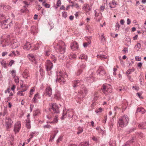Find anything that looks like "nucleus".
<instances>
[{
	"label": "nucleus",
	"mask_w": 146,
	"mask_h": 146,
	"mask_svg": "<svg viewBox=\"0 0 146 146\" xmlns=\"http://www.w3.org/2000/svg\"><path fill=\"white\" fill-rule=\"evenodd\" d=\"M54 98L56 100H59L60 98V94L58 92H57L54 94Z\"/></svg>",
	"instance_id": "72a5a7b5"
},
{
	"label": "nucleus",
	"mask_w": 146,
	"mask_h": 146,
	"mask_svg": "<svg viewBox=\"0 0 146 146\" xmlns=\"http://www.w3.org/2000/svg\"><path fill=\"white\" fill-rule=\"evenodd\" d=\"M5 123L7 127L9 128L11 126L13 122L10 118L6 117L5 119Z\"/></svg>",
	"instance_id": "ddd939ff"
},
{
	"label": "nucleus",
	"mask_w": 146,
	"mask_h": 146,
	"mask_svg": "<svg viewBox=\"0 0 146 146\" xmlns=\"http://www.w3.org/2000/svg\"><path fill=\"white\" fill-rule=\"evenodd\" d=\"M102 111V109L101 108H100L99 109L95 111V112L96 113H101Z\"/></svg>",
	"instance_id": "864d4df0"
},
{
	"label": "nucleus",
	"mask_w": 146,
	"mask_h": 146,
	"mask_svg": "<svg viewBox=\"0 0 146 146\" xmlns=\"http://www.w3.org/2000/svg\"><path fill=\"white\" fill-rule=\"evenodd\" d=\"M66 111H64V110L63 111V112L62 114V116L61 117V119H63L64 118L66 117Z\"/></svg>",
	"instance_id": "49530a36"
},
{
	"label": "nucleus",
	"mask_w": 146,
	"mask_h": 146,
	"mask_svg": "<svg viewBox=\"0 0 146 146\" xmlns=\"http://www.w3.org/2000/svg\"><path fill=\"white\" fill-rule=\"evenodd\" d=\"M36 133V132L34 131L33 132H31L30 135V138L31 139L33 138L34 137V134H35Z\"/></svg>",
	"instance_id": "6e6d98bb"
},
{
	"label": "nucleus",
	"mask_w": 146,
	"mask_h": 146,
	"mask_svg": "<svg viewBox=\"0 0 146 146\" xmlns=\"http://www.w3.org/2000/svg\"><path fill=\"white\" fill-rule=\"evenodd\" d=\"M101 89L103 92L106 95L112 92L111 87L110 84H104Z\"/></svg>",
	"instance_id": "0eeeda50"
},
{
	"label": "nucleus",
	"mask_w": 146,
	"mask_h": 146,
	"mask_svg": "<svg viewBox=\"0 0 146 146\" xmlns=\"http://www.w3.org/2000/svg\"><path fill=\"white\" fill-rule=\"evenodd\" d=\"M49 105L51 107V108H49V110L51 113L47 115L46 117L49 121H51L52 120L54 116L56 114H58L59 113V107L55 103L50 104Z\"/></svg>",
	"instance_id": "f03ea898"
},
{
	"label": "nucleus",
	"mask_w": 146,
	"mask_h": 146,
	"mask_svg": "<svg viewBox=\"0 0 146 146\" xmlns=\"http://www.w3.org/2000/svg\"><path fill=\"white\" fill-rule=\"evenodd\" d=\"M57 114H56L54 116L52 120L47 121V122L52 124H55L57 123L58 121V115Z\"/></svg>",
	"instance_id": "dca6fc26"
},
{
	"label": "nucleus",
	"mask_w": 146,
	"mask_h": 146,
	"mask_svg": "<svg viewBox=\"0 0 146 146\" xmlns=\"http://www.w3.org/2000/svg\"><path fill=\"white\" fill-rule=\"evenodd\" d=\"M62 17L65 18L67 17V13L66 12H62Z\"/></svg>",
	"instance_id": "bf43d9fd"
},
{
	"label": "nucleus",
	"mask_w": 146,
	"mask_h": 146,
	"mask_svg": "<svg viewBox=\"0 0 146 146\" xmlns=\"http://www.w3.org/2000/svg\"><path fill=\"white\" fill-rule=\"evenodd\" d=\"M135 60L136 61H139L141 60V58L139 56H136L135 57Z\"/></svg>",
	"instance_id": "052dcab7"
},
{
	"label": "nucleus",
	"mask_w": 146,
	"mask_h": 146,
	"mask_svg": "<svg viewBox=\"0 0 146 146\" xmlns=\"http://www.w3.org/2000/svg\"><path fill=\"white\" fill-rule=\"evenodd\" d=\"M95 17L94 19L96 20L97 21L99 22L102 19V13H98L96 10H95Z\"/></svg>",
	"instance_id": "2eb2a0df"
},
{
	"label": "nucleus",
	"mask_w": 146,
	"mask_h": 146,
	"mask_svg": "<svg viewBox=\"0 0 146 146\" xmlns=\"http://www.w3.org/2000/svg\"><path fill=\"white\" fill-rule=\"evenodd\" d=\"M51 126L50 125L47 124L46 125H45L43 126V127L44 128H50V127Z\"/></svg>",
	"instance_id": "0e129e2a"
},
{
	"label": "nucleus",
	"mask_w": 146,
	"mask_h": 146,
	"mask_svg": "<svg viewBox=\"0 0 146 146\" xmlns=\"http://www.w3.org/2000/svg\"><path fill=\"white\" fill-rule=\"evenodd\" d=\"M133 142V141L132 140H131L130 141H127L125 144L123 145L122 146H129L131 143H132Z\"/></svg>",
	"instance_id": "79ce46f5"
},
{
	"label": "nucleus",
	"mask_w": 146,
	"mask_h": 146,
	"mask_svg": "<svg viewBox=\"0 0 146 146\" xmlns=\"http://www.w3.org/2000/svg\"><path fill=\"white\" fill-rule=\"evenodd\" d=\"M129 121V119L127 115H124L120 118L118 120V124L119 126L123 127L126 126Z\"/></svg>",
	"instance_id": "423d86ee"
},
{
	"label": "nucleus",
	"mask_w": 146,
	"mask_h": 146,
	"mask_svg": "<svg viewBox=\"0 0 146 146\" xmlns=\"http://www.w3.org/2000/svg\"><path fill=\"white\" fill-rule=\"evenodd\" d=\"M138 127L139 128L141 129H146V123H141L138 125Z\"/></svg>",
	"instance_id": "bb28decb"
},
{
	"label": "nucleus",
	"mask_w": 146,
	"mask_h": 146,
	"mask_svg": "<svg viewBox=\"0 0 146 146\" xmlns=\"http://www.w3.org/2000/svg\"><path fill=\"white\" fill-rule=\"evenodd\" d=\"M30 60L31 61L33 64H36L37 62L35 57L34 55L31 54H29L27 56Z\"/></svg>",
	"instance_id": "9b49d317"
},
{
	"label": "nucleus",
	"mask_w": 146,
	"mask_h": 146,
	"mask_svg": "<svg viewBox=\"0 0 146 146\" xmlns=\"http://www.w3.org/2000/svg\"><path fill=\"white\" fill-rule=\"evenodd\" d=\"M52 90L50 86H48L45 90V94L46 95L49 97H50L52 94Z\"/></svg>",
	"instance_id": "4468645a"
},
{
	"label": "nucleus",
	"mask_w": 146,
	"mask_h": 146,
	"mask_svg": "<svg viewBox=\"0 0 146 146\" xmlns=\"http://www.w3.org/2000/svg\"><path fill=\"white\" fill-rule=\"evenodd\" d=\"M20 45V44L17 40H13L12 41L10 46L12 48L15 49L19 46Z\"/></svg>",
	"instance_id": "9d476101"
},
{
	"label": "nucleus",
	"mask_w": 146,
	"mask_h": 146,
	"mask_svg": "<svg viewBox=\"0 0 146 146\" xmlns=\"http://www.w3.org/2000/svg\"><path fill=\"white\" fill-rule=\"evenodd\" d=\"M45 55L47 56H49L51 54V52L49 50L45 51Z\"/></svg>",
	"instance_id": "13d9d810"
},
{
	"label": "nucleus",
	"mask_w": 146,
	"mask_h": 146,
	"mask_svg": "<svg viewBox=\"0 0 146 146\" xmlns=\"http://www.w3.org/2000/svg\"><path fill=\"white\" fill-rule=\"evenodd\" d=\"M53 67V63L49 60H47L46 62L45 68L47 71L50 70Z\"/></svg>",
	"instance_id": "1a4fd4ad"
},
{
	"label": "nucleus",
	"mask_w": 146,
	"mask_h": 146,
	"mask_svg": "<svg viewBox=\"0 0 146 146\" xmlns=\"http://www.w3.org/2000/svg\"><path fill=\"white\" fill-rule=\"evenodd\" d=\"M120 26L119 23L117 22L116 23L115 25V31H119V29Z\"/></svg>",
	"instance_id": "de8ad7c7"
},
{
	"label": "nucleus",
	"mask_w": 146,
	"mask_h": 146,
	"mask_svg": "<svg viewBox=\"0 0 146 146\" xmlns=\"http://www.w3.org/2000/svg\"><path fill=\"white\" fill-rule=\"evenodd\" d=\"M22 29L19 25L16 24L15 26V30L18 33H20V31Z\"/></svg>",
	"instance_id": "473e14b6"
},
{
	"label": "nucleus",
	"mask_w": 146,
	"mask_h": 146,
	"mask_svg": "<svg viewBox=\"0 0 146 146\" xmlns=\"http://www.w3.org/2000/svg\"><path fill=\"white\" fill-rule=\"evenodd\" d=\"M5 16L2 14H0V23H1V27L3 29H7L10 28L12 25V21H11L10 23L8 25L7 23L8 21H9L10 19H7V20L4 19Z\"/></svg>",
	"instance_id": "20e7f679"
},
{
	"label": "nucleus",
	"mask_w": 146,
	"mask_h": 146,
	"mask_svg": "<svg viewBox=\"0 0 146 146\" xmlns=\"http://www.w3.org/2000/svg\"><path fill=\"white\" fill-rule=\"evenodd\" d=\"M1 8L5 11L9 10L11 9V7L8 5H3L1 6Z\"/></svg>",
	"instance_id": "c756f323"
},
{
	"label": "nucleus",
	"mask_w": 146,
	"mask_h": 146,
	"mask_svg": "<svg viewBox=\"0 0 146 146\" xmlns=\"http://www.w3.org/2000/svg\"><path fill=\"white\" fill-rule=\"evenodd\" d=\"M15 79V81L16 83L17 84L19 83V78L18 76H16L15 77H14Z\"/></svg>",
	"instance_id": "603ef678"
},
{
	"label": "nucleus",
	"mask_w": 146,
	"mask_h": 146,
	"mask_svg": "<svg viewBox=\"0 0 146 146\" xmlns=\"http://www.w3.org/2000/svg\"><path fill=\"white\" fill-rule=\"evenodd\" d=\"M40 97L38 93L36 94L34 97L32 101L34 103H36L38 102V99H40Z\"/></svg>",
	"instance_id": "412c9836"
},
{
	"label": "nucleus",
	"mask_w": 146,
	"mask_h": 146,
	"mask_svg": "<svg viewBox=\"0 0 146 146\" xmlns=\"http://www.w3.org/2000/svg\"><path fill=\"white\" fill-rule=\"evenodd\" d=\"M82 70L79 68L78 70L76 73V75L77 76H78L82 73Z\"/></svg>",
	"instance_id": "37998d69"
},
{
	"label": "nucleus",
	"mask_w": 146,
	"mask_h": 146,
	"mask_svg": "<svg viewBox=\"0 0 146 146\" xmlns=\"http://www.w3.org/2000/svg\"><path fill=\"white\" fill-rule=\"evenodd\" d=\"M31 32L33 33H36L38 32V29L37 27L35 26H32L31 27Z\"/></svg>",
	"instance_id": "cd10ccee"
},
{
	"label": "nucleus",
	"mask_w": 146,
	"mask_h": 146,
	"mask_svg": "<svg viewBox=\"0 0 146 146\" xmlns=\"http://www.w3.org/2000/svg\"><path fill=\"white\" fill-rule=\"evenodd\" d=\"M1 64L3 66L4 68H6V62L4 60H2L1 62Z\"/></svg>",
	"instance_id": "09e8293b"
},
{
	"label": "nucleus",
	"mask_w": 146,
	"mask_h": 146,
	"mask_svg": "<svg viewBox=\"0 0 146 146\" xmlns=\"http://www.w3.org/2000/svg\"><path fill=\"white\" fill-rule=\"evenodd\" d=\"M23 77L26 79H28V77L30 76L29 72L27 69L25 70L23 72L22 74Z\"/></svg>",
	"instance_id": "4be33fe9"
},
{
	"label": "nucleus",
	"mask_w": 146,
	"mask_h": 146,
	"mask_svg": "<svg viewBox=\"0 0 146 146\" xmlns=\"http://www.w3.org/2000/svg\"><path fill=\"white\" fill-rule=\"evenodd\" d=\"M61 4V1L60 0H58L57 1L56 5L58 7H59Z\"/></svg>",
	"instance_id": "69168bd1"
},
{
	"label": "nucleus",
	"mask_w": 146,
	"mask_h": 146,
	"mask_svg": "<svg viewBox=\"0 0 146 146\" xmlns=\"http://www.w3.org/2000/svg\"><path fill=\"white\" fill-rule=\"evenodd\" d=\"M64 110L66 111V114L68 115L69 117L72 118L73 117V111L72 109H65Z\"/></svg>",
	"instance_id": "f3484780"
},
{
	"label": "nucleus",
	"mask_w": 146,
	"mask_h": 146,
	"mask_svg": "<svg viewBox=\"0 0 146 146\" xmlns=\"http://www.w3.org/2000/svg\"><path fill=\"white\" fill-rule=\"evenodd\" d=\"M91 43V42H88L87 43H84L83 44V46L84 47H86L90 43Z\"/></svg>",
	"instance_id": "e2e57ef3"
},
{
	"label": "nucleus",
	"mask_w": 146,
	"mask_h": 146,
	"mask_svg": "<svg viewBox=\"0 0 146 146\" xmlns=\"http://www.w3.org/2000/svg\"><path fill=\"white\" fill-rule=\"evenodd\" d=\"M17 94L19 96H24V94L22 91L20 90L18 92Z\"/></svg>",
	"instance_id": "5fc2aeb1"
},
{
	"label": "nucleus",
	"mask_w": 146,
	"mask_h": 146,
	"mask_svg": "<svg viewBox=\"0 0 146 146\" xmlns=\"http://www.w3.org/2000/svg\"><path fill=\"white\" fill-rule=\"evenodd\" d=\"M78 68L82 70H83L86 67V63L85 62H81L78 64Z\"/></svg>",
	"instance_id": "aec40b11"
},
{
	"label": "nucleus",
	"mask_w": 146,
	"mask_h": 146,
	"mask_svg": "<svg viewBox=\"0 0 146 146\" xmlns=\"http://www.w3.org/2000/svg\"><path fill=\"white\" fill-rule=\"evenodd\" d=\"M11 74L13 78L16 76V71L14 70H13L11 71Z\"/></svg>",
	"instance_id": "8fccbe9b"
},
{
	"label": "nucleus",
	"mask_w": 146,
	"mask_h": 146,
	"mask_svg": "<svg viewBox=\"0 0 146 146\" xmlns=\"http://www.w3.org/2000/svg\"><path fill=\"white\" fill-rule=\"evenodd\" d=\"M58 131L56 129L54 131V134L52 135V136H51L50 137V139L49 140V141L52 140L55 138L56 135L57 134V133L58 132Z\"/></svg>",
	"instance_id": "a878e982"
},
{
	"label": "nucleus",
	"mask_w": 146,
	"mask_h": 146,
	"mask_svg": "<svg viewBox=\"0 0 146 146\" xmlns=\"http://www.w3.org/2000/svg\"><path fill=\"white\" fill-rule=\"evenodd\" d=\"M7 111L6 109H5L4 110L3 113V116H5L7 114Z\"/></svg>",
	"instance_id": "774afa93"
},
{
	"label": "nucleus",
	"mask_w": 146,
	"mask_h": 146,
	"mask_svg": "<svg viewBox=\"0 0 146 146\" xmlns=\"http://www.w3.org/2000/svg\"><path fill=\"white\" fill-rule=\"evenodd\" d=\"M31 46H32L30 43L27 42L23 46V48L26 50H29Z\"/></svg>",
	"instance_id": "b1692460"
},
{
	"label": "nucleus",
	"mask_w": 146,
	"mask_h": 146,
	"mask_svg": "<svg viewBox=\"0 0 146 146\" xmlns=\"http://www.w3.org/2000/svg\"><path fill=\"white\" fill-rule=\"evenodd\" d=\"M145 111L144 109L143 108H137V112H141L143 113L145 112Z\"/></svg>",
	"instance_id": "c9c22d12"
},
{
	"label": "nucleus",
	"mask_w": 146,
	"mask_h": 146,
	"mask_svg": "<svg viewBox=\"0 0 146 146\" xmlns=\"http://www.w3.org/2000/svg\"><path fill=\"white\" fill-rule=\"evenodd\" d=\"M21 123L20 121H18L14 125V131L15 134L18 133L21 128Z\"/></svg>",
	"instance_id": "6e6552de"
},
{
	"label": "nucleus",
	"mask_w": 146,
	"mask_h": 146,
	"mask_svg": "<svg viewBox=\"0 0 146 146\" xmlns=\"http://www.w3.org/2000/svg\"><path fill=\"white\" fill-rule=\"evenodd\" d=\"M86 80L89 82H92L94 80V78L93 76H91L89 77H87Z\"/></svg>",
	"instance_id": "7c9ffc66"
},
{
	"label": "nucleus",
	"mask_w": 146,
	"mask_h": 146,
	"mask_svg": "<svg viewBox=\"0 0 146 146\" xmlns=\"http://www.w3.org/2000/svg\"><path fill=\"white\" fill-rule=\"evenodd\" d=\"M135 70L134 68H132L131 69H128L127 72V74H130L132 72H133Z\"/></svg>",
	"instance_id": "a19ab883"
},
{
	"label": "nucleus",
	"mask_w": 146,
	"mask_h": 146,
	"mask_svg": "<svg viewBox=\"0 0 146 146\" xmlns=\"http://www.w3.org/2000/svg\"><path fill=\"white\" fill-rule=\"evenodd\" d=\"M83 9L86 11L87 13L86 14H90L88 12L91 10L90 8L89 7V5L88 4H85L83 6Z\"/></svg>",
	"instance_id": "6ab92c4d"
},
{
	"label": "nucleus",
	"mask_w": 146,
	"mask_h": 146,
	"mask_svg": "<svg viewBox=\"0 0 146 146\" xmlns=\"http://www.w3.org/2000/svg\"><path fill=\"white\" fill-rule=\"evenodd\" d=\"M14 62L15 61L13 60H11L9 62V66H11L14 63Z\"/></svg>",
	"instance_id": "680f3d73"
},
{
	"label": "nucleus",
	"mask_w": 146,
	"mask_h": 146,
	"mask_svg": "<svg viewBox=\"0 0 146 146\" xmlns=\"http://www.w3.org/2000/svg\"><path fill=\"white\" fill-rule=\"evenodd\" d=\"M72 83L74 88L78 86L80 87V90L78 92L77 97L79 99L82 100L88 92L87 89L84 85V82L82 80H77L73 81Z\"/></svg>",
	"instance_id": "f257e3e1"
},
{
	"label": "nucleus",
	"mask_w": 146,
	"mask_h": 146,
	"mask_svg": "<svg viewBox=\"0 0 146 146\" xmlns=\"http://www.w3.org/2000/svg\"><path fill=\"white\" fill-rule=\"evenodd\" d=\"M50 58L52 59V61L55 62L56 60V58L55 57V56L53 55H51L50 56Z\"/></svg>",
	"instance_id": "3c124183"
},
{
	"label": "nucleus",
	"mask_w": 146,
	"mask_h": 146,
	"mask_svg": "<svg viewBox=\"0 0 146 146\" xmlns=\"http://www.w3.org/2000/svg\"><path fill=\"white\" fill-rule=\"evenodd\" d=\"M54 48H56L57 51L58 52L61 54V57L60 58L63 59L64 58L63 55L65 51V43L62 41H60L58 43H56L55 42L53 43Z\"/></svg>",
	"instance_id": "7ed1b4c3"
},
{
	"label": "nucleus",
	"mask_w": 146,
	"mask_h": 146,
	"mask_svg": "<svg viewBox=\"0 0 146 146\" xmlns=\"http://www.w3.org/2000/svg\"><path fill=\"white\" fill-rule=\"evenodd\" d=\"M69 57L71 60L74 59L76 58V54L72 52L71 53L69 56Z\"/></svg>",
	"instance_id": "c85d7f7f"
},
{
	"label": "nucleus",
	"mask_w": 146,
	"mask_h": 146,
	"mask_svg": "<svg viewBox=\"0 0 146 146\" xmlns=\"http://www.w3.org/2000/svg\"><path fill=\"white\" fill-rule=\"evenodd\" d=\"M67 77L68 75L65 72L63 71H60L59 74H57L56 81V82H59L60 84H64L66 81L65 78Z\"/></svg>",
	"instance_id": "39448f33"
},
{
	"label": "nucleus",
	"mask_w": 146,
	"mask_h": 146,
	"mask_svg": "<svg viewBox=\"0 0 146 146\" xmlns=\"http://www.w3.org/2000/svg\"><path fill=\"white\" fill-rule=\"evenodd\" d=\"M127 105V104L126 103L122 104V106L123 112L126 109Z\"/></svg>",
	"instance_id": "ea45409f"
},
{
	"label": "nucleus",
	"mask_w": 146,
	"mask_h": 146,
	"mask_svg": "<svg viewBox=\"0 0 146 146\" xmlns=\"http://www.w3.org/2000/svg\"><path fill=\"white\" fill-rule=\"evenodd\" d=\"M40 112L39 109H37L35 110L33 114L34 116H38L40 115Z\"/></svg>",
	"instance_id": "e433bc0d"
},
{
	"label": "nucleus",
	"mask_w": 146,
	"mask_h": 146,
	"mask_svg": "<svg viewBox=\"0 0 146 146\" xmlns=\"http://www.w3.org/2000/svg\"><path fill=\"white\" fill-rule=\"evenodd\" d=\"M25 88L22 89L21 90L23 92L26 91L28 89V87L27 86H25Z\"/></svg>",
	"instance_id": "338daca9"
},
{
	"label": "nucleus",
	"mask_w": 146,
	"mask_h": 146,
	"mask_svg": "<svg viewBox=\"0 0 146 146\" xmlns=\"http://www.w3.org/2000/svg\"><path fill=\"white\" fill-rule=\"evenodd\" d=\"M70 47L73 50H75L78 48V45L76 41H74L71 44Z\"/></svg>",
	"instance_id": "a211bd4d"
},
{
	"label": "nucleus",
	"mask_w": 146,
	"mask_h": 146,
	"mask_svg": "<svg viewBox=\"0 0 146 146\" xmlns=\"http://www.w3.org/2000/svg\"><path fill=\"white\" fill-rule=\"evenodd\" d=\"M9 42V40H7V41H6V40H5L2 41L0 43V44L1 46H2V47H5L6 45H8Z\"/></svg>",
	"instance_id": "5701e85b"
},
{
	"label": "nucleus",
	"mask_w": 146,
	"mask_h": 146,
	"mask_svg": "<svg viewBox=\"0 0 146 146\" xmlns=\"http://www.w3.org/2000/svg\"><path fill=\"white\" fill-rule=\"evenodd\" d=\"M89 143L88 141H85L81 142L78 145V146H88Z\"/></svg>",
	"instance_id": "2f4dec72"
},
{
	"label": "nucleus",
	"mask_w": 146,
	"mask_h": 146,
	"mask_svg": "<svg viewBox=\"0 0 146 146\" xmlns=\"http://www.w3.org/2000/svg\"><path fill=\"white\" fill-rule=\"evenodd\" d=\"M141 44L139 43H138L136 45H135V48L137 51H138L139 49L141 48Z\"/></svg>",
	"instance_id": "58836bf2"
},
{
	"label": "nucleus",
	"mask_w": 146,
	"mask_h": 146,
	"mask_svg": "<svg viewBox=\"0 0 146 146\" xmlns=\"http://www.w3.org/2000/svg\"><path fill=\"white\" fill-rule=\"evenodd\" d=\"M78 131L77 132V134H79L83 132V127H78Z\"/></svg>",
	"instance_id": "4c0bfd02"
},
{
	"label": "nucleus",
	"mask_w": 146,
	"mask_h": 146,
	"mask_svg": "<svg viewBox=\"0 0 146 146\" xmlns=\"http://www.w3.org/2000/svg\"><path fill=\"white\" fill-rule=\"evenodd\" d=\"M15 51H12L9 54V56H15Z\"/></svg>",
	"instance_id": "4d7b16f0"
},
{
	"label": "nucleus",
	"mask_w": 146,
	"mask_h": 146,
	"mask_svg": "<svg viewBox=\"0 0 146 146\" xmlns=\"http://www.w3.org/2000/svg\"><path fill=\"white\" fill-rule=\"evenodd\" d=\"M79 58H81V59H84L86 60L88 59V56L85 54H82L80 55Z\"/></svg>",
	"instance_id": "f704fd0d"
},
{
	"label": "nucleus",
	"mask_w": 146,
	"mask_h": 146,
	"mask_svg": "<svg viewBox=\"0 0 146 146\" xmlns=\"http://www.w3.org/2000/svg\"><path fill=\"white\" fill-rule=\"evenodd\" d=\"M99 98L98 95L97 93L96 92L94 93V98L93 99L95 101L98 100Z\"/></svg>",
	"instance_id": "c03bdc74"
},
{
	"label": "nucleus",
	"mask_w": 146,
	"mask_h": 146,
	"mask_svg": "<svg viewBox=\"0 0 146 146\" xmlns=\"http://www.w3.org/2000/svg\"><path fill=\"white\" fill-rule=\"evenodd\" d=\"M107 54H98L97 55V57L98 58H100L101 60H103L104 59L107 58L108 56Z\"/></svg>",
	"instance_id": "393cba45"
},
{
	"label": "nucleus",
	"mask_w": 146,
	"mask_h": 146,
	"mask_svg": "<svg viewBox=\"0 0 146 146\" xmlns=\"http://www.w3.org/2000/svg\"><path fill=\"white\" fill-rule=\"evenodd\" d=\"M100 39L102 41V42H105L106 40V38L104 36V33L102 34L101 36L100 37Z\"/></svg>",
	"instance_id": "a18cd8bd"
},
{
	"label": "nucleus",
	"mask_w": 146,
	"mask_h": 146,
	"mask_svg": "<svg viewBox=\"0 0 146 146\" xmlns=\"http://www.w3.org/2000/svg\"><path fill=\"white\" fill-rule=\"evenodd\" d=\"M98 74L99 75L103 76L106 74V72L103 66H100L97 71Z\"/></svg>",
	"instance_id": "f8f14e48"
}]
</instances>
